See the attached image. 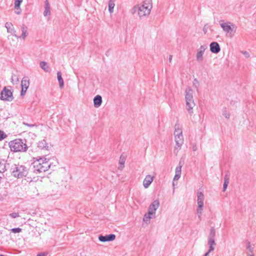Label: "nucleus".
I'll use <instances>...</instances> for the list:
<instances>
[{"label":"nucleus","instance_id":"1","mask_svg":"<svg viewBox=\"0 0 256 256\" xmlns=\"http://www.w3.org/2000/svg\"><path fill=\"white\" fill-rule=\"evenodd\" d=\"M34 170L38 172H45L50 168L52 169L55 165H53L49 160L45 158H40L32 163Z\"/></svg>","mask_w":256,"mask_h":256},{"label":"nucleus","instance_id":"2","mask_svg":"<svg viewBox=\"0 0 256 256\" xmlns=\"http://www.w3.org/2000/svg\"><path fill=\"white\" fill-rule=\"evenodd\" d=\"M152 7L151 0H144L142 4L135 6L134 10L138 11L140 18L142 19L150 14Z\"/></svg>","mask_w":256,"mask_h":256},{"label":"nucleus","instance_id":"3","mask_svg":"<svg viewBox=\"0 0 256 256\" xmlns=\"http://www.w3.org/2000/svg\"><path fill=\"white\" fill-rule=\"evenodd\" d=\"M8 146L10 150L14 152H26L28 148L26 142L20 138L10 141L8 142Z\"/></svg>","mask_w":256,"mask_h":256},{"label":"nucleus","instance_id":"4","mask_svg":"<svg viewBox=\"0 0 256 256\" xmlns=\"http://www.w3.org/2000/svg\"><path fill=\"white\" fill-rule=\"evenodd\" d=\"M185 93L186 108L191 115L193 113L192 108L196 105L193 98V90L190 87H188L186 89Z\"/></svg>","mask_w":256,"mask_h":256},{"label":"nucleus","instance_id":"5","mask_svg":"<svg viewBox=\"0 0 256 256\" xmlns=\"http://www.w3.org/2000/svg\"><path fill=\"white\" fill-rule=\"evenodd\" d=\"M10 172L16 178H22L26 176L28 174V170L26 166L20 164H13L10 168Z\"/></svg>","mask_w":256,"mask_h":256},{"label":"nucleus","instance_id":"6","mask_svg":"<svg viewBox=\"0 0 256 256\" xmlns=\"http://www.w3.org/2000/svg\"><path fill=\"white\" fill-rule=\"evenodd\" d=\"M175 126L176 128L174 132V135L176 146L174 148V152L176 156L178 154L179 150L181 148L182 145L184 144V137L182 129L179 128H176V126Z\"/></svg>","mask_w":256,"mask_h":256},{"label":"nucleus","instance_id":"7","mask_svg":"<svg viewBox=\"0 0 256 256\" xmlns=\"http://www.w3.org/2000/svg\"><path fill=\"white\" fill-rule=\"evenodd\" d=\"M220 24L223 30L230 34V37L234 36L237 28V26L234 24L230 22H224L223 20H220Z\"/></svg>","mask_w":256,"mask_h":256},{"label":"nucleus","instance_id":"8","mask_svg":"<svg viewBox=\"0 0 256 256\" xmlns=\"http://www.w3.org/2000/svg\"><path fill=\"white\" fill-rule=\"evenodd\" d=\"M0 98L3 100L11 102L13 100L12 92L5 87L1 92Z\"/></svg>","mask_w":256,"mask_h":256},{"label":"nucleus","instance_id":"9","mask_svg":"<svg viewBox=\"0 0 256 256\" xmlns=\"http://www.w3.org/2000/svg\"><path fill=\"white\" fill-rule=\"evenodd\" d=\"M29 80L27 78H24L21 82L22 90L20 92V95L23 96L25 94L27 89L29 86Z\"/></svg>","mask_w":256,"mask_h":256},{"label":"nucleus","instance_id":"10","mask_svg":"<svg viewBox=\"0 0 256 256\" xmlns=\"http://www.w3.org/2000/svg\"><path fill=\"white\" fill-rule=\"evenodd\" d=\"M160 206V202L158 200H154L150 206L148 208V214L152 215L154 214L156 211Z\"/></svg>","mask_w":256,"mask_h":256},{"label":"nucleus","instance_id":"11","mask_svg":"<svg viewBox=\"0 0 256 256\" xmlns=\"http://www.w3.org/2000/svg\"><path fill=\"white\" fill-rule=\"evenodd\" d=\"M208 46L206 44L202 45L198 50L196 54V60L198 62L203 60V54L205 50L207 48Z\"/></svg>","mask_w":256,"mask_h":256},{"label":"nucleus","instance_id":"12","mask_svg":"<svg viewBox=\"0 0 256 256\" xmlns=\"http://www.w3.org/2000/svg\"><path fill=\"white\" fill-rule=\"evenodd\" d=\"M116 238V236L114 234H110L106 236L100 235L98 236V240L102 242L112 241Z\"/></svg>","mask_w":256,"mask_h":256},{"label":"nucleus","instance_id":"13","mask_svg":"<svg viewBox=\"0 0 256 256\" xmlns=\"http://www.w3.org/2000/svg\"><path fill=\"white\" fill-rule=\"evenodd\" d=\"M9 164L6 161L0 160V178L4 176L3 173L6 170Z\"/></svg>","mask_w":256,"mask_h":256},{"label":"nucleus","instance_id":"14","mask_svg":"<svg viewBox=\"0 0 256 256\" xmlns=\"http://www.w3.org/2000/svg\"><path fill=\"white\" fill-rule=\"evenodd\" d=\"M210 50L214 54H218L220 50V48L219 44L216 42H213L210 43Z\"/></svg>","mask_w":256,"mask_h":256},{"label":"nucleus","instance_id":"15","mask_svg":"<svg viewBox=\"0 0 256 256\" xmlns=\"http://www.w3.org/2000/svg\"><path fill=\"white\" fill-rule=\"evenodd\" d=\"M5 27L7 29L8 32L12 34V36H14L16 38H18V36L16 34V30L11 22H6L5 24Z\"/></svg>","mask_w":256,"mask_h":256},{"label":"nucleus","instance_id":"16","mask_svg":"<svg viewBox=\"0 0 256 256\" xmlns=\"http://www.w3.org/2000/svg\"><path fill=\"white\" fill-rule=\"evenodd\" d=\"M204 195L202 192H198V206L199 208H203L204 206Z\"/></svg>","mask_w":256,"mask_h":256},{"label":"nucleus","instance_id":"17","mask_svg":"<svg viewBox=\"0 0 256 256\" xmlns=\"http://www.w3.org/2000/svg\"><path fill=\"white\" fill-rule=\"evenodd\" d=\"M153 181V177L150 175L146 176L143 182V185L145 188H148Z\"/></svg>","mask_w":256,"mask_h":256},{"label":"nucleus","instance_id":"18","mask_svg":"<svg viewBox=\"0 0 256 256\" xmlns=\"http://www.w3.org/2000/svg\"><path fill=\"white\" fill-rule=\"evenodd\" d=\"M50 5L48 0L44 2V16H50Z\"/></svg>","mask_w":256,"mask_h":256},{"label":"nucleus","instance_id":"19","mask_svg":"<svg viewBox=\"0 0 256 256\" xmlns=\"http://www.w3.org/2000/svg\"><path fill=\"white\" fill-rule=\"evenodd\" d=\"M102 103V98L100 95H96L94 98V104L95 108H98Z\"/></svg>","mask_w":256,"mask_h":256},{"label":"nucleus","instance_id":"20","mask_svg":"<svg viewBox=\"0 0 256 256\" xmlns=\"http://www.w3.org/2000/svg\"><path fill=\"white\" fill-rule=\"evenodd\" d=\"M208 244L209 246V252H212L214 250L216 246L215 240H208Z\"/></svg>","mask_w":256,"mask_h":256},{"label":"nucleus","instance_id":"21","mask_svg":"<svg viewBox=\"0 0 256 256\" xmlns=\"http://www.w3.org/2000/svg\"><path fill=\"white\" fill-rule=\"evenodd\" d=\"M216 231L214 227L210 229V234L208 236V240H215Z\"/></svg>","mask_w":256,"mask_h":256},{"label":"nucleus","instance_id":"22","mask_svg":"<svg viewBox=\"0 0 256 256\" xmlns=\"http://www.w3.org/2000/svg\"><path fill=\"white\" fill-rule=\"evenodd\" d=\"M21 30L22 32V34L19 38H22V39H25L28 35L27 27H26L24 24H22L21 26Z\"/></svg>","mask_w":256,"mask_h":256},{"label":"nucleus","instance_id":"23","mask_svg":"<svg viewBox=\"0 0 256 256\" xmlns=\"http://www.w3.org/2000/svg\"><path fill=\"white\" fill-rule=\"evenodd\" d=\"M57 76H58V80L59 82L60 87V88H63L64 82V80L62 77V74L60 72H58L57 73Z\"/></svg>","mask_w":256,"mask_h":256},{"label":"nucleus","instance_id":"24","mask_svg":"<svg viewBox=\"0 0 256 256\" xmlns=\"http://www.w3.org/2000/svg\"><path fill=\"white\" fill-rule=\"evenodd\" d=\"M115 4L114 0H110L108 2V10L111 14L114 12Z\"/></svg>","mask_w":256,"mask_h":256},{"label":"nucleus","instance_id":"25","mask_svg":"<svg viewBox=\"0 0 256 256\" xmlns=\"http://www.w3.org/2000/svg\"><path fill=\"white\" fill-rule=\"evenodd\" d=\"M40 68L44 70L45 72L49 71V66L48 65L47 63L45 62H41L40 64Z\"/></svg>","mask_w":256,"mask_h":256},{"label":"nucleus","instance_id":"26","mask_svg":"<svg viewBox=\"0 0 256 256\" xmlns=\"http://www.w3.org/2000/svg\"><path fill=\"white\" fill-rule=\"evenodd\" d=\"M38 146L42 149L44 148H47L48 147V144L46 143V141L44 140L40 142H39L38 143Z\"/></svg>","mask_w":256,"mask_h":256},{"label":"nucleus","instance_id":"27","mask_svg":"<svg viewBox=\"0 0 256 256\" xmlns=\"http://www.w3.org/2000/svg\"><path fill=\"white\" fill-rule=\"evenodd\" d=\"M125 160H126V159L124 158H122V156H120V162H119V164H120V166L118 167L119 170H121L124 168Z\"/></svg>","mask_w":256,"mask_h":256},{"label":"nucleus","instance_id":"28","mask_svg":"<svg viewBox=\"0 0 256 256\" xmlns=\"http://www.w3.org/2000/svg\"><path fill=\"white\" fill-rule=\"evenodd\" d=\"M182 160H180L179 164L176 168V173L181 174L182 167Z\"/></svg>","mask_w":256,"mask_h":256},{"label":"nucleus","instance_id":"29","mask_svg":"<svg viewBox=\"0 0 256 256\" xmlns=\"http://www.w3.org/2000/svg\"><path fill=\"white\" fill-rule=\"evenodd\" d=\"M246 248L248 250V252H250V253L253 252L254 248L252 246L250 245V242L249 241L246 242Z\"/></svg>","mask_w":256,"mask_h":256},{"label":"nucleus","instance_id":"30","mask_svg":"<svg viewBox=\"0 0 256 256\" xmlns=\"http://www.w3.org/2000/svg\"><path fill=\"white\" fill-rule=\"evenodd\" d=\"M22 0H16L14 2V7L16 10L20 9V6Z\"/></svg>","mask_w":256,"mask_h":256},{"label":"nucleus","instance_id":"31","mask_svg":"<svg viewBox=\"0 0 256 256\" xmlns=\"http://www.w3.org/2000/svg\"><path fill=\"white\" fill-rule=\"evenodd\" d=\"M193 86L198 90L199 86V82L198 80L196 78H194L193 82Z\"/></svg>","mask_w":256,"mask_h":256},{"label":"nucleus","instance_id":"32","mask_svg":"<svg viewBox=\"0 0 256 256\" xmlns=\"http://www.w3.org/2000/svg\"><path fill=\"white\" fill-rule=\"evenodd\" d=\"M6 136H7V135L6 134H5L3 131L0 130V140H4Z\"/></svg>","mask_w":256,"mask_h":256},{"label":"nucleus","instance_id":"33","mask_svg":"<svg viewBox=\"0 0 256 256\" xmlns=\"http://www.w3.org/2000/svg\"><path fill=\"white\" fill-rule=\"evenodd\" d=\"M222 115L226 118H229L230 114L228 112H227L226 108H224V110L222 111Z\"/></svg>","mask_w":256,"mask_h":256},{"label":"nucleus","instance_id":"34","mask_svg":"<svg viewBox=\"0 0 256 256\" xmlns=\"http://www.w3.org/2000/svg\"><path fill=\"white\" fill-rule=\"evenodd\" d=\"M12 232L14 233H19L22 232V229L19 228H14L12 229Z\"/></svg>","mask_w":256,"mask_h":256},{"label":"nucleus","instance_id":"35","mask_svg":"<svg viewBox=\"0 0 256 256\" xmlns=\"http://www.w3.org/2000/svg\"><path fill=\"white\" fill-rule=\"evenodd\" d=\"M10 216L12 218H16L19 217L20 215L18 212H12L10 214Z\"/></svg>","mask_w":256,"mask_h":256},{"label":"nucleus","instance_id":"36","mask_svg":"<svg viewBox=\"0 0 256 256\" xmlns=\"http://www.w3.org/2000/svg\"><path fill=\"white\" fill-rule=\"evenodd\" d=\"M15 82L16 83L18 82V76L16 75L12 76V82Z\"/></svg>","mask_w":256,"mask_h":256},{"label":"nucleus","instance_id":"37","mask_svg":"<svg viewBox=\"0 0 256 256\" xmlns=\"http://www.w3.org/2000/svg\"><path fill=\"white\" fill-rule=\"evenodd\" d=\"M22 124H24L25 126H27L30 128L36 127V125L35 124H29L26 122H23Z\"/></svg>","mask_w":256,"mask_h":256},{"label":"nucleus","instance_id":"38","mask_svg":"<svg viewBox=\"0 0 256 256\" xmlns=\"http://www.w3.org/2000/svg\"><path fill=\"white\" fill-rule=\"evenodd\" d=\"M151 217L150 216V215L148 214L147 216L146 214L144 216V220L145 222H149L150 220Z\"/></svg>","mask_w":256,"mask_h":256},{"label":"nucleus","instance_id":"39","mask_svg":"<svg viewBox=\"0 0 256 256\" xmlns=\"http://www.w3.org/2000/svg\"><path fill=\"white\" fill-rule=\"evenodd\" d=\"M202 210H203V208H199L198 206V208L196 210V212L198 214L202 215Z\"/></svg>","mask_w":256,"mask_h":256},{"label":"nucleus","instance_id":"40","mask_svg":"<svg viewBox=\"0 0 256 256\" xmlns=\"http://www.w3.org/2000/svg\"><path fill=\"white\" fill-rule=\"evenodd\" d=\"M180 175H181V174H180L176 173L175 176L174 178V180H178L180 178Z\"/></svg>","mask_w":256,"mask_h":256},{"label":"nucleus","instance_id":"41","mask_svg":"<svg viewBox=\"0 0 256 256\" xmlns=\"http://www.w3.org/2000/svg\"><path fill=\"white\" fill-rule=\"evenodd\" d=\"M229 177L230 176L227 173L224 176V182H229Z\"/></svg>","mask_w":256,"mask_h":256},{"label":"nucleus","instance_id":"42","mask_svg":"<svg viewBox=\"0 0 256 256\" xmlns=\"http://www.w3.org/2000/svg\"><path fill=\"white\" fill-rule=\"evenodd\" d=\"M229 182H224V186H223V191H225L226 188L228 187V185Z\"/></svg>","mask_w":256,"mask_h":256},{"label":"nucleus","instance_id":"43","mask_svg":"<svg viewBox=\"0 0 256 256\" xmlns=\"http://www.w3.org/2000/svg\"><path fill=\"white\" fill-rule=\"evenodd\" d=\"M242 52L245 56L246 58L250 57L249 53L248 52H247L246 51H242Z\"/></svg>","mask_w":256,"mask_h":256},{"label":"nucleus","instance_id":"44","mask_svg":"<svg viewBox=\"0 0 256 256\" xmlns=\"http://www.w3.org/2000/svg\"><path fill=\"white\" fill-rule=\"evenodd\" d=\"M198 149L196 144H193L192 145V150L194 151H196Z\"/></svg>","mask_w":256,"mask_h":256},{"label":"nucleus","instance_id":"45","mask_svg":"<svg viewBox=\"0 0 256 256\" xmlns=\"http://www.w3.org/2000/svg\"><path fill=\"white\" fill-rule=\"evenodd\" d=\"M46 256V253L45 252H41L38 254L37 256Z\"/></svg>","mask_w":256,"mask_h":256},{"label":"nucleus","instance_id":"46","mask_svg":"<svg viewBox=\"0 0 256 256\" xmlns=\"http://www.w3.org/2000/svg\"><path fill=\"white\" fill-rule=\"evenodd\" d=\"M209 252V250H208V252H207L204 254V256H210V252Z\"/></svg>","mask_w":256,"mask_h":256},{"label":"nucleus","instance_id":"47","mask_svg":"<svg viewBox=\"0 0 256 256\" xmlns=\"http://www.w3.org/2000/svg\"><path fill=\"white\" fill-rule=\"evenodd\" d=\"M248 256H254V254H253L252 253H250V252H248Z\"/></svg>","mask_w":256,"mask_h":256},{"label":"nucleus","instance_id":"48","mask_svg":"<svg viewBox=\"0 0 256 256\" xmlns=\"http://www.w3.org/2000/svg\"><path fill=\"white\" fill-rule=\"evenodd\" d=\"M172 55H170V57H169V62H171L172 60Z\"/></svg>","mask_w":256,"mask_h":256},{"label":"nucleus","instance_id":"49","mask_svg":"<svg viewBox=\"0 0 256 256\" xmlns=\"http://www.w3.org/2000/svg\"><path fill=\"white\" fill-rule=\"evenodd\" d=\"M137 11H135L134 10V7L132 9V14H134L135 12H136Z\"/></svg>","mask_w":256,"mask_h":256},{"label":"nucleus","instance_id":"50","mask_svg":"<svg viewBox=\"0 0 256 256\" xmlns=\"http://www.w3.org/2000/svg\"><path fill=\"white\" fill-rule=\"evenodd\" d=\"M16 13L17 14H20V11L17 10V12H16Z\"/></svg>","mask_w":256,"mask_h":256},{"label":"nucleus","instance_id":"51","mask_svg":"<svg viewBox=\"0 0 256 256\" xmlns=\"http://www.w3.org/2000/svg\"><path fill=\"white\" fill-rule=\"evenodd\" d=\"M198 218L200 220H201V215H200V214H198Z\"/></svg>","mask_w":256,"mask_h":256},{"label":"nucleus","instance_id":"52","mask_svg":"<svg viewBox=\"0 0 256 256\" xmlns=\"http://www.w3.org/2000/svg\"><path fill=\"white\" fill-rule=\"evenodd\" d=\"M0 256H3V255H2V254H0Z\"/></svg>","mask_w":256,"mask_h":256}]
</instances>
